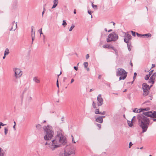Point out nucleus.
<instances>
[{"instance_id": "35", "label": "nucleus", "mask_w": 156, "mask_h": 156, "mask_svg": "<svg viewBox=\"0 0 156 156\" xmlns=\"http://www.w3.org/2000/svg\"><path fill=\"white\" fill-rule=\"evenodd\" d=\"M75 27V26L74 25H72L70 27L69 29V31H72V30Z\"/></svg>"}, {"instance_id": "21", "label": "nucleus", "mask_w": 156, "mask_h": 156, "mask_svg": "<svg viewBox=\"0 0 156 156\" xmlns=\"http://www.w3.org/2000/svg\"><path fill=\"white\" fill-rule=\"evenodd\" d=\"M35 35V34H31V37H32V43H31L32 44H33V41H34V40Z\"/></svg>"}, {"instance_id": "63", "label": "nucleus", "mask_w": 156, "mask_h": 156, "mask_svg": "<svg viewBox=\"0 0 156 156\" xmlns=\"http://www.w3.org/2000/svg\"><path fill=\"white\" fill-rule=\"evenodd\" d=\"M150 102V101H145L144 103H143V104H146V103H147V102Z\"/></svg>"}, {"instance_id": "33", "label": "nucleus", "mask_w": 156, "mask_h": 156, "mask_svg": "<svg viewBox=\"0 0 156 156\" xmlns=\"http://www.w3.org/2000/svg\"><path fill=\"white\" fill-rule=\"evenodd\" d=\"M36 127L38 129H39L41 128V126L40 124H38L36 125Z\"/></svg>"}, {"instance_id": "11", "label": "nucleus", "mask_w": 156, "mask_h": 156, "mask_svg": "<svg viewBox=\"0 0 156 156\" xmlns=\"http://www.w3.org/2000/svg\"><path fill=\"white\" fill-rule=\"evenodd\" d=\"M152 111L148 112H143L142 114H143V115H144L145 116H146L152 118Z\"/></svg>"}, {"instance_id": "29", "label": "nucleus", "mask_w": 156, "mask_h": 156, "mask_svg": "<svg viewBox=\"0 0 156 156\" xmlns=\"http://www.w3.org/2000/svg\"><path fill=\"white\" fill-rule=\"evenodd\" d=\"M143 112H144V111H149L150 110L149 108H142Z\"/></svg>"}, {"instance_id": "39", "label": "nucleus", "mask_w": 156, "mask_h": 156, "mask_svg": "<svg viewBox=\"0 0 156 156\" xmlns=\"http://www.w3.org/2000/svg\"><path fill=\"white\" fill-rule=\"evenodd\" d=\"M136 75H137L136 73V72L134 73V74L133 77V79L134 80H135V79L136 78Z\"/></svg>"}, {"instance_id": "1", "label": "nucleus", "mask_w": 156, "mask_h": 156, "mask_svg": "<svg viewBox=\"0 0 156 156\" xmlns=\"http://www.w3.org/2000/svg\"><path fill=\"white\" fill-rule=\"evenodd\" d=\"M66 142L65 137L62 133H59L55 136V139L51 140V142H46L45 145H48L49 147L52 151H54L55 148L60 147V144L65 145Z\"/></svg>"}, {"instance_id": "44", "label": "nucleus", "mask_w": 156, "mask_h": 156, "mask_svg": "<svg viewBox=\"0 0 156 156\" xmlns=\"http://www.w3.org/2000/svg\"><path fill=\"white\" fill-rule=\"evenodd\" d=\"M106 113V112L105 111H103L102 112H100V114L101 115H105V114Z\"/></svg>"}, {"instance_id": "48", "label": "nucleus", "mask_w": 156, "mask_h": 156, "mask_svg": "<svg viewBox=\"0 0 156 156\" xmlns=\"http://www.w3.org/2000/svg\"><path fill=\"white\" fill-rule=\"evenodd\" d=\"M71 136L72 137V142H73L74 143H76V142L74 141V137H73V136L72 135H71Z\"/></svg>"}, {"instance_id": "55", "label": "nucleus", "mask_w": 156, "mask_h": 156, "mask_svg": "<svg viewBox=\"0 0 156 156\" xmlns=\"http://www.w3.org/2000/svg\"><path fill=\"white\" fill-rule=\"evenodd\" d=\"M88 14H89L90 15H91V13H92V12H91V11H89V10H88Z\"/></svg>"}, {"instance_id": "18", "label": "nucleus", "mask_w": 156, "mask_h": 156, "mask_svg": "<svg viewBox=\"0 0 156 156\" xmlns=\"http://www.w3.org/2000/svg\"><path fill=\"white\" fill-rule=\"evenodd\" d=\"M9 53V50L8 48H6L4 52L5 55H7Z\"/></svg>"}, {"instance_id": "62", "label": "nucleus", "mask_w": 156, "mask_h": 156, "mask_svg": "<svg viewBox=\"0 0 156 156\" xmlns=\"http://www.w3.org/2000/svg\"><path fill=\"white\" fill-rule=\"evenodd\" d=\"M152 86V85H151L150 86H148V89L149 90H150V88Z\"/></svg>"}, {"instance_id": "41", "label": "nucleus", "mask_w": 156, "mask_h": 156, "mask_svg": "<svg viewBox=\"0 0 156 156\" xmlns=\"http://www.w3.org/2000/svg\"><path fill=\"white\" fill-rule=\"evenodd\" d=\"M142 112H143L142 108H141L139 109H138V113H140Z\"/></svg>"}, {"instance_id": "14", "label": "nucleus", "mask_w": 156, "mask_h": 156, "mask_svg": "<svg viewBox=\"0 0 156 156\" xmlns=\"http://www.w3.org/2000/svg\"><path fill=\"white\" fill-rule=\"evenodd\" d=\"M5 154V151L0 147V156H4Z\"/></svg>"}, {"instance_id": "16", "label": "nucleus", "mask_w": 156, "mask_h": 156, "mask_svg": "<svg viewBox=\"0 0 156 156\" xmlns=\"http://www.w3.org/2000/svg\"><path fill=\"white\" fill-rule=\"evenodd\" d=\"M152 118H156V112L154 111H152V113L151 114Z\"/></svg>"}, {"instance_id": "36", "label": "nucleus", "mask_w": 156, "mask_h": 156, "mask_svg": "<svg viewBox=\"0 0 156 156\" xmlns=\"http://www.w3.org/2000/svg\"><path fill=\"white\" fill-rule=\"evenodd\" d=\"M92 106H93V107L94 108H96V104H95V103L94 102V101H93V103H92Z\"/></svg>"}, {"instance_id": "34", "label": "nucleus", "mask_w": 156, "mask_h": 156, "mask_svg": "<svg viewBox=\"0 0 156 156\" xmlns=\"http://www.w3.org/2000/svg\"><path fill=\"white\" fill-rule=\"evenodd\" d=\"M136 34L139 37H143V34H140L137 33H136Z\"/></svg>"}, {"instance_id": "7", "label": "nucleus", "mask_w": 156, "mask_h": 156, "mask_svg": "<svg viewBox=\"0 0 156 156\" xmlns=\"http://www.w3.org/2000/svg\"><path fill=\"white\" fill-rule=\"evenodd\" d=\"M142 87L144 92L143 95L144 96H146L149 93L150 90L148 89V85L146 83H144L143 84Z\"/></svg>"}, {"instance_id": "61", "label": "nucleus", "mask_w": 156, "mask_h": 156, "mask_svg": "<svg viewBox=\"0 0 156 156\" xmlns=\"http://www.w3.org/2000/svg\"><path fill=\"white\" fill-rule=\"evenodd\" d=\"M115 53L116 55H117V56L118 55V53L117 50L115 52Z\"/></svg>"}, {"instance_id": "45", "label": "nucleus", "mask_w": 156, "mask_h": 156, "mask_svg": "<svg viewBox=\"0 0 156 156\" xmlns=\"http://www.w3.org/2000/svg\"><path fill=\"white\" fill-rule=\"evenodd\" d=\"M153 71L154 70H152L149 73L148 75H150V76L152 74V73L153 72Z\"/></svg>"}, {"instance_id": "47", "label": "nucleus", "mask_w": 156, "mask_h": 156, "mask_svg": "<svg viewBox=\"0 0 156 156\" xmlns=\"http://www.w3.org/2000/svg\"><path fill=\"white\" fill-rule=\"evenodd\" d=\"M112 49L115 52L117 51V49L115 48L113 46H112Z\"/></svg>"}, {"instance_id": "9", "label": "nucleus", "mask_w": 156, "mask_h": 156, "mask_svg": "<svg viewBox=\"0 0 156 156\" xmlns=\"http://www.w3.org/2000/svg\"><path fill=\"white\" fill-rule=\"evenodd\" d=\"M75 154V150L74 149H71L67 151H65L64 152V156H71V155H74Z\"/></svg>"}, {"instance_id": "60", "label": "nucleus", "mask_w": 156, "mask_h": 156, "mask_svg": "<svg viewBox=\"0 0 156 156\" xmlns=\"http://www.w3.org/2000/svg\"><path fill=\"white\" fill-rule=\"evenodd\" d=\"M56 6H57L56 5L53 4V5L52 7V9L55 8Z\"/></svg>"}, {"instance_id": "5", "label": "nucleus", "mask_w": 156, "mask_h": 156, "mask_svg": "<svg viewBox=\"0 0 156 156\" xmlns=\"http://www.w3.org/2000/svg\"><path fill=\"white\" fill-rule=\"evenodd\" d=\"M118 36L115 32H113L108 35L106 41L108 42L112 41H116L118 39Z\"/></svg>"}, {"instance_id": "12", "label": "nucleus", "mask_w": 156, "mask_h": 156, "mask_svg": "<svg viewBox=\"0 0 156 156\" xmlns=\"http://www.w3.org/2000/svg\"><path fill=\"white\" fill-rule=\"evenodd\" d=\"M95 121L97 122L101 123L103 122V119L102 117H101V116H99L96 119Z\"/></svg>"}, {"instance_id": "2", "label": "nucleus", "mask_w": 156, "mask_h": 156, "mask_svg": "<svg viewBox=\"0 0 156 156\" xmlns=\"http://www.w3.org/2000/svg\"><path fill=\"white\" fill-rule=\"evenodd\" d=\"M139 125L142 129V133L146 132L150 123L149 119L143 114H139L137 115Z\"/></svg>"}, {"instance_id": "27", "label": "nucleus", "mask_w": 156, "mask_h": 156, "mask_svg": "<svg viewBox=\"0 0 156 156\" xmlns=\"http://www.w3.org/2000/svg\"><path fill=\"white\" fill-rule=\"evenodd\" d=\"M150 76V75H146L145 76L144 79L146 80H147L149 79Z\"/></svg>"}, {"instance_id": "49", "label": "nucleus", "mask_w": 156, "mask_h": 156, "mask_svg": "<svg viewBox=\"0 0 156 156\" xmlns=\"http://www.w3.org/2000/svg\"><path fill=\"white\" fill-rule=\"evenodd\" d=\"M56 86L57 87H58V88H59V84L58 79L57 80L56 82Z\"/></svg>"}, {"instance_id": "31", "label": "nucleus", "mask_w": 156, "mask_h": 156, "mask_svg": "<svg viewBox=\"0 0 156 156\" xmlns=\"http://www.w3.org/2000/svg\"><path fill=\"white\" fill-rule=\"evenodd\" d=\"M92 7L95 9H97L98 8L97 5H94L93 3H92Z\"/></svg>"}, {"instance_id": "51", "label": "nucleus", "mask_w": 156, "mask_h": 156, "mask_svg": "<svg viewBox=\"0 0 156 156\" xmlns=\"http://www.w3.org/2000/svg\"><path fill=\"white\" fill-rule=\"evenodd\" d=\"M73 68L76 71H77L78 70V67L77 66H74Z\"/></svg>"}, {"instance_id": "59", "label": "nucleus", "mask_w": 156, "mask_h": 156, "mask_svg": "<svg viewBox=\"0 0 156 156\" xmlns=\"http://www.w3.org/2000/svg\"><path fill=\"white\" fill-rule=\"evenodd\" d=\"M56 6H57L56 5L53 4V5L52 7V9L55 8Z\"/></svg>"}, {"instance_id": "56", "label": "nucleus", "mask_w": 156, "mask_h": 156, "mask_svg": "<svg viewBox=\"0 0 156 156\" xmlns=\"http://www.w3.org/2000/svg\"><path fill=\"white\" fill-rule=\"evenodd\" d=\"M67 79V78L66 77H64L63 79V82H65L66 80Z\"/></svg>"}, {"instance_id": "40", "label": "nucleus", "mask_w": 156, "mask_h": 156, "mask_svg": "<svg viewBox=\"0 0 156 156\" xmlns=\"http://www.w3.org/2000/svg\"><path fill=\"white\" fill-rule=\"evenodd\" d=\"M132 34L133 36H136V33L135 32L131 31Z\"/></svg>"}, {"instance_id": "64", "label": "nucleus", "mask_w": 156, "mask_h": 156, "mask_svg": "<svg viewBox=\"0 0 156 156\" xmlns=\"http://www.w3.org/2000/svg\"><path fill=\"white\" fill-rule=\"evenodd\" d=\"M148 98H148L150 100H152V97H151V96H149Z\"/></svg>"}, {"instance_id": "46", "label": "nucleus", "mask_w": 156, "mask_h": 156, "mask_svg": "<svg viewBox=\"0 0 156 156\" xmlns=\"http://www.w3.org/2000/svg\"><path fill=\"white\" fill-rule=\"evenodd\" d=\"M43 11L42 12V16H43V15H44V12H45V8L44 7V8H43Z\"/></svg>"}, {"instance_id": "6", "label": "nucleus", "mask_w": 156, "mask_h": 156, "mask_svg": "<svg viewBox=\"0 0 156 156\" xmlns=\"http://www.w3.org/2000/svg\"><path fill=\"white\" fill-rule=\"evenodd\" d=\"M14 73V76L16 78H20L23 74V72L20 69L16 68L13 69Z\"/></svg>"}, {"instance_id": "15", "label": "nucleus", "mask_w": 156, "mask_h": 156, "mask_svg": "<svg viewBox=\"0 0 156 156\" xmlns=\"http://www.w3.org/2000/svg\"><path fill=\"white\" fill-rule=\"evenodd\" d=\"M112 46L110 45L109 44H105L103 46V47L105 48H107L108 49H110L112 48Z\"/></svg>"}, {"instance_id": "25", "label": "nucleus", "mask_w": 156, "mask_h": 156, "mask_svg": "<svg viewBox=\"0 0 156 156\" xmlns=\"http://www.w3.org/2000/svg\"><path fill=\"white\" fill-rule=\"evenodd\" d=\"M54 5H55L56 6L57 5L58 3V0H54L53 1Z\"/></svg>"}, {"instance_id": "37", "label": "nucleus", "mask_w": 156, "mask_h": 156, "mask_svg": "<svg viewBox=\"0 0 156 156\" xmlns=\"http://www.w3.org/2000/svg\"><path fill=\"white\" fill-rule=\"evenodd\" d=\"M33 27L32 26L31 27V34H35V31L34 32L33 31Z\"/></svg>"}, {"instance_id": "43", "label": "nucleus", "mask_w": 156, "mask_h": 156, "mask_svg": "<svg viewBox=\"0 0 156 156\" xmlns=\"http://www.w3.org/2000/svg\"><path fill=\"white\" fill-rule=\"evenodd\" d=\"M6 125V124H3L2 122H0V125L1 126H4Z\"/></svg>"}, {"instance_id": "10", "label": "nucleus", "mask_w": 156, "mask_h": 156, "mask_svg": "<svg viewBox=\"0 0 156 156\" xmlns=\"http://www.w3.org/2000/svg\"><path fill=\"white\" fill-rule=\"evenodd\" d=\"M98 101V106H101L103 104V99L101 97V95L99 94L98 95L97 98Z\"/></svg>"}, {"instance_id": "8", "label": "nucleus", "mask_w": 156, "mask_h": 156, "mask_svg": "<svg viewBox=\"0 0 156 156\" xmlns=\"http://www.w3.org/2000/svg\"><path fill=\"white\" fill-rule=\"evenodd\" d=\"M124 37L125 38L124 39V41L125 43H131V42H129L132 38V37L130 34L126 33Z\"/></svg>"}, {"instance_id": "28", "label": "nucleus", "mask_w": 156, "mask_h": 156, "mask_svg": "<svg viewBox=\"0 0 156 156\" xmlns=\"http://www.w3.org/2000/svg\"><path fill=\"white\" fill-rule=\"evenodd\" d=\"M18 78H16V77H15V78H13L12 79V81L15 83H17L18 82L17 81V79Z\"/></svg>"}, {"instance_id": "30", "label": "nucleus", "mask_w": 156, "mask_h": 156, "mask_svg": "<svg viewBox=\"0 0 156 156\" xmlns=\"http://www.w3.org/2000/svg\"><path fill=\"white\" fill-rule=\"evenodd\" d=\"M62 25H63L64 27H65V26L67 25V23L65 20H63V21Z\"/></svg>"}, {"instance_id": "42", "label": "nucleus", "mask_w": 156, "mask_h": 156, "mask_svg": "<svg viewBox=\"0 0 156 156\" xmlns=\"http://www.w3.org/2000/svg\"><path fill=\"white\" fill-rule=\"evenodd\" d=\"M38 31L39 32H40V35H41V34H43L42 33V28H41L39 30H38Z\"/></svg>"}, {"instance_id": "23", "label": "nucleus", "mask_w": 156, "mask_h": 156, "mask_svg": "<svg viewBox=\"0 0 156 156\" xmlns=\"http://www.w3.org/2000/svg\"><path fill=\"white\" fill-rule=\"evenodd\" d=\"M4 130H5V131H4L5 134V135H6L7 134L8 132V128H6V127H5L4 128Z\"/></svg>"}, {"instance_id": "53", "label": "nucleus", "mask_w": 156, "mask_h": 156, "mask_svg": "<svg viewBox=\"0 0 156 156\" xmlns=\"http://www.w3.org/2000/svg\"><path fill=\"white\" fill-rule=\"evenodd\" d=\"M152 76H153L155 78V77H156V72L154 73L152 75Z\"/></svg>"}, {"instance_id": "17", "label": "nucleus", "mask_w": 156, "mask_h": 156, "mask_svg": "<svg viewBox=\"0 0 156 156\" xmlns=\"http://www.w3.org/2000/svg\"><path fill=\"white\" fill-rule=\"evenodd\" d=\"M33 80L36 83H39L40 81L39 79H38L37 77H35L34 78Z\"/></svg>"}, {"instance_id": "52", "label": "nucleus", "mask_w": 156, "mask_h": 156, "mask_svg": "<svg viewBox=\"0 0 156 156\" xmlns=\"http://www.w3.org/2000/svg\"><path fill=\"white\" fill-rule=\"evenodd\" d=\"M98 126L100 129L101 127V125L100 124H97Z\"/></svg>"}, {"instance_id": "38", "label": "nucleus", "mask_w": 156, "mask_h": 156, "mask_svg": "<svg viewBox=\"0 0 156 156\" xmlns=\"http://www.w3.org/2000/svg\"><path fill=\"white\" fill-rule=\"evenodd\" d=\"M133 112H135V113H138V109H137V108H134L133 110Z\"/></svg>"}, {"instance_id": "20", "label": "nucleus", "mask_w": 156, "mask_h": 156, "mask_svg": "<svg viewBox=\"0 0 156 156\" xmlns=\"http://www.w3.org/2000/svg\"><path fill=\"white\" fill-rule=\"evenodd\" d=\"M128 125L130 127H132L133 126V123L132 122V121H128Z\"/></svg>"}, {"instance_id": "22", "label": "nucleus", "mask_w": 156, "mask_h": 156, "mask_svg": "<svg viewBox=\"0 0 156 156\" xmlns=\"http://www.w3.org/2000/svg\"><path fill=\"white\" fill-rule=\"evenodd\" d=\"M127 46L128 47V49L129 51H131V48H130L131 45V43H127Z\"/></svg>"}, {"instance_id": "19", "label": "nucleus", "mask_w": 156, "mask_h": 156, "mask_svg": "<svg viewBox=\"0 0 156 156\" xmlns=\"http://www.w3.org/2000/svg\"><path fill=\"white\" fill-rule=\"evenodd\" d=\"M151 34L150 33H148L143 34V36L146 37H151Z\"/></svg>"}, {"instance_id": "58", "label": "nucleus", "mask_w": 156, "mask_h": 156, "mask_svg": "<svg viewBox=\"0 0 156 156\" xmlns=\"http://www.w3.org/2000/svg\"><path fill=\"white\" fill-rule=\"evenodd\" d=\"M17 22L16 23V24H15V27L14 29H13V30H15L16 29V27H17Z\"/></svg>"}, {"instance_id": "54", "label": "nucleus", "mask_w": 156, "mask_h": 156, "mask_svg": "<svg viewBox=\"0 0 156 156\" xmlns=\"http://www.w3.org/2000/svg\"><path fill=\"white\" fill-rule=\"evenodd\" d=\"M89 54H87L86 55V59H87L89 58Z\"/></svg>"}, {"instance_id": "4", "label": "nucleus", "mask_w": 156, "mask_h": 156, "mask_svg": "<svg viewBox=\"0 0 156 156\" xmlns=\"http://www.w3.org/2000/svg\"><path fill=\"white\" fill-rule=\"evenodd\" d=\"M127 73L122 68H118L116 71V76H120L119 80H124L126 78Z\"/></svg>"}, {"instance_id": "26", "label": "nucleus", "mask_w": 156, "mask_h": 156, "mask_svg": "<svg viewBox=\"0 0 156 156\" xmlns=\"http://www.w3.org/2000/svg\"><path fill=\"white\" fill-rule=\"evenodd\" d=\"M100 112L99 111L98 109H95V114H100Z\"/></svg>"}, {"instance_id": "13", "label": "nucleus", "mask_w": 156, "mask_h": 156, "mask_svg": "<svg viewBox=\"0 0 156 156\" xmlns=\"http://www.w3.org/2000/svg\"><path fill=\"white\" fill-rule=\"evenodd\" d=\"M155 78H154L153 76H151L149 79L148 82L150 83H151L153 84L154 83Z\"/></svg>"}, {"instance_id": "32", "label": "nucleus", "mask_w": 156, "mask_h": 156, "mask_svg": "<svg viewBox=\"0 0 156 156\" xmlns=\"http://www.w3.org/2000/svg\"><path fill=\"white\" fill-rule=\"evenodd\" d=\"M83 65L84 66L85 68H87L88 66V63L87 62H84L83 63Z\"/></svg>"}, {"instance_id": "24", "label": "nucleus", "mask_w": 156, "mask_h": 156, "mask_svg": "<svg viewBox=\"0 0 156 156\" xmlns=\"http://www.w3.org/2000/svg\"><path fill=\"white\" fill-rule=\"evenodd\" d=\"M15 21H13L12 23V24H11V25H12V27H11V29H9V30L11 31V30H12L13 29V26L15 25Z\"/></svg>"}, {"instance_id": "57", "label": "nucleus", "mask_w": 156, "mask_h": 156, "mask_svg": "<svg viewBox=\"0 0 156 156\" xmlns=\"http://www.w3.org/2000/svg\"><path fill=\"white\" fill-rule=\"evenodd\" d=\"M74 81V79H72L71 80V81L70 82V83H72Z\"/></svg>"}, {"instance_id": "3", "label": "nucleus", "mask_w": 156, "mask_h": 156, "mask_svg": "<svg viewBox=\"0 0 156 156\" xmlns=\"http://www.w3.org/2000/svg\"><path fill=\"white\" fill-rule=\"evenodd\" d=\"M43 129L46 132V134L44 136V139L46 140L51 139L54 135L52 127L49 125H48L43 127Z\"/></svg>"}, {"instance_id": "50", "label": "nucleus", "mask_w": 156, "mask_h": 156, "mask_svg": "<svg viewBox=\"0 0 156 156\" xmlns=\"http://www.w3.org/2000/svg\"><path fill=\"white\" fill-rule=\"evenodd\" d=\"M133 145V144L131 142H130L129 143V148H130L131 146Z\"/></svg>"}]
</instances>
